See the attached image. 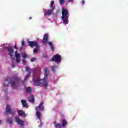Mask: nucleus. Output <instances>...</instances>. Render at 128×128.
<instances>
[{
	"instance_id": "c85d7f7f",
	"label": "nucleus",
	"mask_w": 128,
	"mask_h": 128,
	"mask_svg": "<svg viewBox=\"0 0 128 128\" xmlns=\"http://www.w3.org/2000/svg\"><path fill=\"white\" fill-rule=\"evenodd\" d=\"M36 58H31L32 62H36Z\"/></svg>"
},
{
	"instance_id": "1a4fd4ad",
	"label": "nucleus",
	"mask_w": 128,
	"mask_h": 128,
	"mask_svg": "<svg viewBox=\"0 0 128 128\" xmlns=\"http://www.w3.org/2000/svg\"><path fill=\"white\" fill-rule=\"evenodd\" d=\"M16 122L18 123V124L21 126H24V122L20 120L18 117L15 118Z\"/></svg>"
},
{
	"instance_id": "5701e85b",
	"label": "nucleus",
	"mask_w": 128,
	"mask_h": 128,
	"mask_svg": "<svg viewBox=\"0 0 128 128\" xmlns=\"http://www.w3.org/2000/svg\"><path fill=\"white\" fill-rule=\"evenodd\" d=\"M56 68H58V66H54L52 67V72H56Z\"/></svg>"
},
{
	"instance_id": "dca6fc26",
	"label": "nucleus",
	"mask_w": 128,
	"mask_h": 128,
	"mask_svg": "<svg viewBox=\"0 0 128 128\" xmlns=\"http://www.w3.org/2000/svg\"><path fill=\"white\" fill-rule=\"evenodd\" d=\"M21 102L23 108H26V106H28V103H26V100H22Z\"/></svg>"
},
{
	"instance_id": "e433bc0d",
	"label": "nucleus",
	"mask_w": 128,
	"mask_h": 128,
	"mask_svg": "<svg viewBox=\"0 0 128 128\" xmlns=\"http://www.w3.org/2000/svg\"><path fill=\"white\" fill-rule=\"evenodd\" d=\"M36 70H38V68H37ZM40 72V68L39 69Z\"/></svg>"
},
{
	"instance_id": "aec40b11",
	"label": "nucleus",
	"mask_w": 128,
	"mask_h": 128,
	"mask_svg": "<svg viewBox=\"0 0 128 128\" xmlns=\"http://www.w3.org/2000/svg\"><path fill=\"white\" fill-rule=\"evenodd\" d=\"M36 115L38 117V120H40V118H42V114H40V111L37 110Z\"/></svg>"
},
{
	"instance_id": "6e6552de",
	"label": "nucleus",
	"mask_w": 128,
	"mask_h": 128,
	"mask_svg": "<svg viewBox=\"0 0 128 128\" xmlns=\"http://www.w3.org/2000/svg\"><path fill=\"white\" fill-rule=\"evenodd\" d=\"M11 106L10 105H7L6 106V112L5 113V116H8V114H12V116H14L16 112L12 111Z\"/></svg>"
},
{
	"instance_id": "473e14b6",
	"label": "nucleus",
	"mask_w": 128,
	"mask_h": 128,
	"mask_svg": "<svg viewBox=\"0 0 128 128\" xmlns=\"http://www.w3.org/2000/svg\"><path fill=\"white\" fill-rule=\"evenodd\" d=\"M5 48H12L6 47V46H5Z\"/></svg>"
},
{
	"instance_id": "f257e3e1",
	"label": "nucleus",
	"mask_w": 128,
	"mask_h": 128,
	"mask_svg": "<svg viewBox=\"0 0 128 128\" xmlns=\"http://www.w3.org/2000/svg\"><path fill=\"white\" fill-rule=\"evenodd\" d=\"M44 72L45 74L44 78L40 80V78H37L36 80H34V82L36 86H40V84H42V86L45 88L46 90L48 84V76H50V70H48V67H46L44 68Z\"/></svg>"
},
{
	"instance_id": "412c9836",
	"label": "nucleus",
	"mask_w": 128,
	"mask_h": 128,
	"mask_svg": "<svg viewBox=\"0 0 128 128\" xmlns=\"http://www.w3.org/2000/svg\"><path fill=\"white\" fill-rule=\"evenodd\" d=\"M61 122H62V126H63L64 128V126H66V124H68V122H66V120L64 119L62 120Z\"/></svg>"
},
{
	"instance_id": "f704fd0d",
	"label": "nucleus",
	"mask_w": 128,
	"mask_h": 128,
	"mask_svg": "<svg viewBox=\"0 0 128 128\" xmlns=\"http://www.w3.org/2000/svg\"><path fill=\"white\" fill-rule=\"evenodd\" d=\"M2 124V121L0 120V124Z\"/></svg>"
},
{
	"instance_id": "a211bd4d",
	"label": "nucleus",
	"mask_w": 128,
	"mask_h": 128,
	"mask_svg": "<svg viewBox=\"0 0 128 128\" xmlns=\"http://www.w3.org/2000/svg\"><path fill=\"white\" fill-rule=\"evenodd\" d=\"M8 51L9 52V56L12 58V54H14V51L13 48H8Z\"/></svg>"
},
{
	"instance_id": "f3484780",
	"label": "nucleus",
	"mask_w": 128,
	"mask_h": 128,
	"mask_svg": "<svg viewBox=\"0 0 128 128\" xmlns=\"http://www.w3.org/2000/svg\"><path fill=\"white\" fill-rule=\"evenodd\" d=\"M6 122L9 124H12V118L8 116Z\"/></svg>"
},
{
	"instance_id": "0eeeda50",
	"label": "nucleus",
	"mask_w": 128,
	"mask_h": 128,
	"mask_svg": "<svg viewBox=\"0 0 128 128\" xmlns=\"http://www.w3.org/2000/svg\"><path fill=\"white\" fill-rule=\"evenodd\" d=\"M32 70H30V68L28 67H27L26 68V72H28V74L26 75L25 79L22 82L23 84H26V82L28 80V78H30V76H32Z\"/></svg>"
},
{
	"instance_id": "2f4dec72",
	"label": "nucleus",
	"mask_w": 128,
	"mask_h": 128,
	"mask_svg": "<svg viewBox=\"0 0 128 128\" xmlns=\"http://www.w3.org/2000/svg\"><path fill=\"white\" fill-rule=\"evenodd\" d=\"M14 48H18V45L17 44H16L14 46Z\"/></svg>"
},
{
	"instance_id": "cd10ccee",
	"label": "nucleus",
	"mask_w": 128,
	"mask_h": 128,
	"mask_svg": "<svg viewBox=\"0 0 128 128\" xmlns=\"http://www.w3.org/2000/svg\"><path fill=\"white\" fill-rule=\"evenodd\" d=\"M34 54H38V48L34 49Z\"/></svg>"
},
{
	"instance_id": "ea45409f",
	"label": "nucleus",
	"mask_w": 128,
	"mask_h": 128,
	"mask_svg": "<svg viewBox=\"0 0 128 128\" xmlns=\"http://www.w3.org/2000/svg\"><path fill=\"white\" fill-rule=\"evenodd\" d=\"M54 50V48H52V50Z\"/></svg>"
},
{
	"instance_id": "58836bf2",
	"label": "nucleus",
	"mask_w": 128,
	"mask_h": 128,
	"mask_svg": "<svg viewBox=\"0 0 128 128\" xmlns=\"http://www.w3.org/2000/svg\"><path fill=\"white\" fill-rule=\"evenodd\" d=\"M20 48H22V47H21Z\"/></svg>"
},
{
	"instance_id": "4c0bfd02",
	"label": "nucleus",
	"mask_w": 128,
	"mask_h": 128,
	"mask_svg": "<svg viewBox=\"0 0 128 128\" xmlns=\"http://www.w3.org/2000/svg\"><path fill=\"white\" fill-rule=\"evenodd\" d=\"M32 17H30V18H29V20H32Z\"/></svg>"
},
{
	"instance_id": "7c9ffc66",
	"label": "nucleus",
	"mask_w": 128,
	"mask_h": 128,
	"mask_svg": "<svg viewBox=\"0 0 128 128\" xmlns=\"http://www.w3.org/2000/svg\"><path fill=\"white\" fill-rule=\"evenodd\" d=\"M82 4L84 5V4H86V2L84 0H82Z\"/></svg>"
},
{
	"instance_id": "bb28decb",
	"label": "nucleus",
	"mask_w": 128,
	"mask_h": 128,
	"mask_svg": "<svg viewBox=\"0 0 128 128\" xmlns=\"http://www.w3.org/2000/svg\"><path fill=\"white\" fill-rule=\"evenodd\" d=\"M66 2L64 0H60V4H64Z\"/></svg>"
},
{
	"instance_id": "ddd939ff",
	"label": "nucleus",
	"mask_w": 128,
	"mask_h": 128,
	"mask_svg": "<svg viewBox=\"0 0 128 128\" xmlns=\"http://www.w3.org/2000/svg\"><path fill=\"white\" fill-rule=\"evenodd\" d=\"M18 114L19 116H23L24 118H26V112H24L22 110L18 111Z\"/></svg>"
},
{
	"instance_id": "a19ab883",
	"label": "nucleus",
	"mask_w": 128,
	"mask_h": 128,
	"mask_svg": "<svg viewBox=\"0 0 128 128\" xmlns=\"http://www.w3.org/2000/svg\"><path fill=\"white\" fill-rule=\"evenodd\" d=\"M4 46H6V45L4 44Z\"/></svg>"
},
{
	"instance_id": "9d476101",
	"label": "nucleus",
	"mask_w": 128,
	"mask_h": 128,
	"mask_svg": "<svg viewBox=\"0 0 128 128\" xmlns=\"http://www.w3.org/2000/svg\"><path fill=\"white\" fill-rule=\"evenodd\" d=\"M36 110L40 112H44V102H40L39 106L36 108Z\"/></svg>"
},
{
	"instance_id": "b1692460",
	"label": "nucleus",
	"mask_w": 128,
	"mask_h": 128,
	"mask_svg": "<svg viewBox=\"0 0 128 128\" xmlns=\"http://www.w3.org/2000/svg\"><path fill=\"white\" fill-rule=\"evenodd\" d=\"M22 58H24V60L28 58V54H26V53L22 54Z\"/></svg>"
},
{
	"instance_id": "72a5a7b5",
	"label": "nucleus",
	"mask_w": 128,
	"mask_h": 128,
	"mask_svg": "<svg viewBox=\"0 0 128 128\" xmlns=\"http://www.w3.org/2000/svg\"><path fill=\"white\" fill-rule=\"evenodd\" d=\"M14 67H15L14 64H12V68H14Z\"/></svg>"
},
{
	"instance_id": "39448f33",
	"label": "nucleus",
	"mask_w": 128,
	"mask_h": 128,
	"mask_svg": "<svg viewBox=\"0 0 128 128\" xmlns=\"http://www.w3.org/2000/svg\"><path fill=\"white\" fill-rule=\"evenodd\" d=\"M28 46L30 48H40V46L38 44V42L36 41H28Z\"/></svg>"
},
{
	"instance_id": "393cba45",
	"label": "nucleus",
	"mask_w": 128,
	"mask_h": 128,
	"mask_svg": "<svg viewBox=\"0 0 128 128\" xmlns=\"http://www.w3.org/2000/svg\"><path fill=\"white\" fill-rule=\"evenodd\" d=\"M22 62H23V64L24 66H26V60L24 59L22 60Z\"/></svg>"
},
{
	"instance_id": "f8f14e48",
	"label": "nucleus",
	"mask_w": 128,
	"mask_h": 128,
	"mask_svg": "<svg viewBox=\"0 0 128 128\" xmlns=\"http://www.w3.org/2000/svg\"><path fill=\"white\" fill-rule=\"evenodd\" d=\"M54 10V8H52V10H45L44 12V16H52V12Z\"/></svg>"
},
{
	"instance_id": "20e7f679",
	"label": "nucleus",
	"mask_w": 128,
	"mask_h": 128,
	"mask_svg": "<svg viewBox=\"0 0 128 128\" xmlns=\"http://www.w3.org/2000/svg\"><path fill=\"white\" fill-rule=\"evenodd\" d=\"M48 34H45L43 38V40L42 41V44H44V46H46V44H48L50 48H54V44L52 42H48Z\"/></svg>"
},
{
	"instance_id": "c756f323",
	"label": "nucleus",
	"mask_w": 128,
	"mask_h": 128,
	"mask_svg": "<svg viewBox=\"0 0 128 128\" xmlns=\"http://www.w3.org/2000/svg\"><path fill=\"white\" fill-rule=\"evenodd\" d=\"M54 1H52L51 2V8H52L54 6Z\"/></svg>"
},
{
	"instance_id": "7ed1b4c3",
	"label": "nucleus",
	"mask_w": 128,
	"mask_h": 128,
	"mask_svg": "<svg viewBox=\"0 0 128 128\" xmlns=\"http://www.w3.org/2000/svg\"><path fill=\"white\" fill-rule=\"evenodd\" d=\"M70 14H68V10L66 9H64L62 11V20L65 24H68V18Z\"/></svg>"
},
{
	"instance_id": "6ab92c4d",
	"label": "nucleus",
	"mask_w": 128,
	"mask_h": 128,
	"mask_svg": "<svg viewBox=\"0 0 128 128\" xmlns=\"http://www.w3.org/2000/svg\"><path fill=\"white\" fill-rule=\"evenodd\" d=\"M26 92H28V94H32V90H33L32 88L30 87L26 88Z\"/></svg>"
},
{
	"instance_id": "4468645a",
	"label": "nucleus",
	"mask_w": 128,
	"mask_h": 128,
	"mask_svg": "<svg viewBox=\"0 0 128 128\" xmlns=\"http://www.w3.org/2000/svg\"><path fill=\"white\" fill-rule=\"evenodd\" d=\"M4 88H8V86L10 84V82H8V78H6L4 80Z\"/></svg>"
},
{
	"instance_id": "f03ea898",
	"label": "nucleus",
	"mask_w": 128,
	"mask_h": 128,
	"mask_svg": "<svg viewBox=\"0 0 128 128\" xmlns=\"http://www.w3.org/2000/svg\"><path fill=\"white\" fill-rule=\"evenodd\" d=\"M20 78H18V77L16 76H13L11 78V82L10 84L12 86V88L16 90L18 88V86L20 83Z\"/></svg>"
},
{
	"instance_id": "4be33fe9",
	"label": "nucleus",
	"mask_w": 128,
	"mask_h": 128,
	"mask_svg": "<svg viewBox=\"0 0 128 128\" xmlns=\"http://www.w3.org/2000/svg\"><path fill=\"white\" fill-rule=\"evenodd\" d=\"M54 126L56 127V128H62V125L60 124H57L56 122H54Z\"/></svg>"
},
{
	"instance_id": "423d86ee",
	"label": "nucleus",
	"mask_w": 128,
	"mask_h": 128,
	"mask_svg": "<svg viewBox=\"0 0 128 128\" xmlns=\"http://www.w3.org/2000/svg\"><path fill=\"white\" fill-rule=\"evenodd\" d=\"M50 61L54 62L56 64H60L62 62V56L60 54L54 55Z\"/></svg>"
},
{
	"instance_id": "2eb2a0df",
	"label": "nucleus",
	"mask_w": 128,
	"mask_h": 128,
	"mask_svg": "<svg viewBox=\"0 0 128 128\" xmlns=\"http://www.w3.org/2000/svg\"><path fill=\"white\" fill-rule=\"evenodd\" d=\"M29 102H31L32 104H34L35 100H34V95H32L30 98H29Z\"/></svg>"
},
{
	"instance_id": "9b49d317",
	"label": "nucleus",
	"mask_w": 128,
	"mask_h": 128,
	"mask_svg": "<svg viewBox=\"0 0 128 128\" xmlns=\"http://www.w3.org/2000/svg\"><path fill=\"white\" fill-rule=\"evenodd\" d=\"M15 56L16 58V62L18 64H20V54L18 53V52H15Z\"/></svg>"
},
{
	"instance_id": "c9c22d12",
	"label": "nucleus",
	"mask_w": 128,
	"mask_h": 128,
	"mask_svg": "<svg viewBox=\"0 0 128 128\" xmlns=\"http://www.w3.org/2000/svg\"><path fill=\"white\" fill-rule=\"evenodd\" d=\"M74 0H69L70 2H72Z\"/></svg>"
},
{
	"instance_id": "a878e982",
	"label": "nucleus",
	"mask_w": 128,
	"mask_h": 128,
	"mask_svg": "<svg viewBox=\"0 0 128 128\" xmlns=\"http://www.w3.org/2000/svg\"><path fill=\"white\" fill-rule=\"evenodd\" d=\"M22 46H26V41H24V40H22Z\"/></svg>"
}]
</instances>
